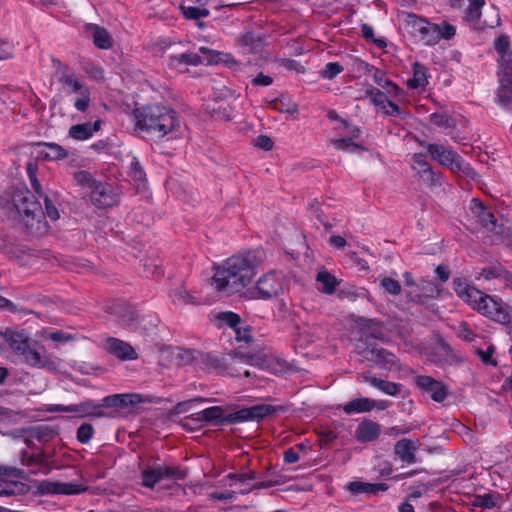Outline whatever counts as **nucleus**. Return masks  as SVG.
Here are the masks:
<instances>
[{
  "mask_svg": "<svg viewBox=\"0 0 512 512\" xmlns=\"http://www.w3.org/2000/svg\"><path fill=\"white\" fill-rule=\"evenodd\" d=\"M453 289L462 301L481 315L502 325L510 324L512 307L499 296L483 293L464 277L453 280Z\"/></svg>",
  "mask_w": 512,
  "mask_h": 512,
  "instance_id": "obj_1",
  "label": "nucleus"
},
{
  "mask_svg": "<svg viewBox=\"0 0 512 512\" xmlns=\"http://www.w3.org/2000/svg\"><path fill=\"white\" fill-rule=\"evenodd\" d=\"M135 130L162 139L179 126L177 113L168 106L155 103L136 107L132 111Z\"/></svg>",
  "mask_w": 512,
  "mask_h": 512,
  "instance_id": "obj_2",
  "label": "nucleus"
},
{
  "mask_svg": "<svg viewBox=\"0 0 512 512\" xmlns=\"http://www.w3.org/2000/svg\"><path fill=\"white\" fill-rule=\"evenodd\" d=\"M254 275V264L247 257L233 256L216 270L212 282L217 291L231 295L245 288Z\"/></svg>",
  "mask_w": 512,
  "mask_h": 512,
  "instance_id": "obj_3",
  "label": "nucleus"
},
{
  "mask_svg": "<svg viewBox=\"0 0 512 512\" xmlns=\"http://www.w3.org/2000/svg\"><path fill=\"white\" fill-rule=\"evenodd\" d=\"M191 354V359L195 366L199 369L230 377H239L242 374L245 377H250L249 370L242 371V364H253L255 355L250 353H235L228 356H219L213 353H203L194 351Z\"/></svg>",
  "mask_w": 512,
  "mask_h": 512,
  "instance_id": "obj_4",
  "label": "nucleus"
},
{
  "mask_svg": "<svg viewBox=\"0 0 512 512\" xmlns=\"http://www.w3.org/2000/svg\"><path fill=\"white\" fill-rule=\"evenodd\" d=\"M0 335L22 363L34 368L49 366L50 358L45 347L31 339L26 330L6 328Z\"/></svg>",
  "mask_w": 512,
  "mask_h": 512,
  "instance_id": "obj_5",
  "label": "nucleus"
},
{
  "mask_svg": "<svg viewBox=\"0 0 512 512\" xmlns=\"http://www.w3.org/2000/svg\"><path fill=\"white\" fill-rule=\"evenodd\" d=\"M494 50L497 54L498 87L496 102L507 105L512 97V44L508 35L501 34L494 40Z\"/></svg>",
  "mask_w": 512,
  "mask_h": 512,
  "instance_id": "obj_6",
  "label": "nucleus"
},
{
  "mask_svg": "<svg viewBox=\"0 0 512 512\" xmlns=\"http://www.w3.org/2000/svg\"><path fill=\"white\" fill-rule=\"evenodd\" d=\"M426 148L429 156L439 165L449 169L452 173H462L472 179H475L476 172L474 168L464 161L452 147L436 143H421Z\"/></svg>",
  "mask_w": 512,
  "mask_h": 512,
  "instance_id": "obj_7",
  "label": "nucleus"
},
{
  "mask_svg": "<svg viewBox=\"0 0 512 512\" xmlns=\"http://www.w3.org/2000/svg\"><path fill=\"white\" fill-rule=\"evenodd\" d=\"M53 63L57 64L60 76L59 83L68 88V93L78 94L79 97L74 102V107L79 112H85L91 103V92L89 87L80 82L74 75L67 73L68 67L62 65L59 60L53 59Z\"/></svg>",
  "mask_w": 512,
  "mask_h": 512,
  "instance_id": "obj_8",
  "label": "nucleus"
},
{
  "mask_svg": "<svg viewBox=\"0 0 512 512\" xmlns=\"http://www.w3.org/2000/svg\"><path fill=\"white\" fill-rule=\"evenodd\" d=\"M403 23L405 27L414 36H419L426 45L432 46L437 44L438 24L429 22L427 19L420 17L412 12H403Z\"/></svg>",
  "mask_w": 512,
  "mask_h": 512,
  "instance_id": "obj_9",
  "label": "nucleus"
},
{
  "mask_svg": "<svg viewBox=\"0 0 512 512\" xmlns=\"http://www.w3.org/2000/svg\"><path fill=\"white\" fill-rule=\"evenodd\" d=\"M283 292V276L280 273L269 272L256 282V286L248 289L244 295L247 299H271Z\"/></svg>",
  "mask_w": 512,
  "mask_h": 512,
  "instance_id": "obj_10",
  "label": "nucleus"
},
{
  "mask_svg": "<svg viewBox=\"0 0 512 512\" xmlns=\"http://www.w3.org/2000/svg\"><path fill=\"white\" fill-rule=\"evenodd\" d=\"M90 200L96 207L103 209L115 205L118 197L110 184L98 182L90 190Z\"/></svg>",
  "mask_w": 512,
  "mask_h": 512,
  "instance_id": "obj_11",
  "label": "nucleus"
},
{
  "mask_svg": "<svg viewBox=\"0 0 512 512\" xmlns=\"http://www.w3.org/2000/svg\"><path fill=\"white\" fill-rule=\"evenodd\" d=\"M53 455H48V451L39 449L36 452L22 450L20 453V463L23 466L35 467L39 471L48 473L51 470V460Z\"/></svg>",
  "mask_w": 512,
  "mask_h": 512,
  "instance_id": "obj_12",
  "label": "nucleus"
},
{
  "mask_svg": "<svg viewBox=\"0 0 512 512\" xmlns=\"http://www.w3.org/2000/svg\"><path fill=\"white\" fill-rule=\"evenodd\" d=\"M417 386L423 393L429 394L435 402H442L448 395L447 387L438 380L430 376H418L416 378Z\"/></svg>",
  "mask_w": 512,
  "mask_h": 512,
  "instance_id": "obj_13",
  "label": "nucleus"
},
{
  "mask_svg": "<svg viewBox=\"0 0 512 512\" xmlns=\"http://www.w3.org/2000/svg\"><path fill=\"white\" fill-rule=\"evenodd\" d=\"M42 492L54 495H78L87 491L88 487L76 482L44 481Z\"/></svg>",
  "mask_w": 512,
  "mask_h": 512,
  "instance_id": "obj_14",
  "label": "nucleus"
},
{
  "mask_svg": "<svg viewBox=\"0 0 512 512\" xmlns=\"http://www.w3.org/2000/svg\"><path fill=\"white\" fill-rule=\"evenodd\" d=\"M476 279L483 278L484 280L490 281L493 279H499L502 281L504 287L512 291V272L508 271L500 263H495L490 266L481 269Z\"/></svg>",
  "mask_w": 512,
  "mask_h": 512,
  "instance_id": "obj_15",
  "label": "nucleus"
},
{
  "mask_svg": "<svg viewBox=\"0 0 512 512\" xmlns=\"http://www.w3.org/2000/svg\"><path fill=\"white\" fill-rule=\"evenodd\" d=\"M470 210L477 218L478 222L488 231L495 232L497 226V219L494 214L487 210L484 204L477 198H472L470 201Z\"/></svg>",
  "mask_w": 512,
  "mask_h": 512,
  "instance_id": "obj_16",
  "label": "nucleus"
},
{
  "mask_svg": "<svg viewBox=\"0 0 512 512\" xmlns=\"http://www.w3.org/2000/svg\"><path fill=\"white\" fill-rule=\"evenodd\" d=\"M366 72L371 74L374 82L382 87L386 94L392 98H397L400 95V87L392 80L385 77V73L379 68L374 67L368 63H364Z\"/></svg>",
  "mask_w": 512,
  "mask_h": 512,
  "instance_id": "obj_17",
  "label": "nucleus"
},
{
  "mask_svg": "<svg viewBox=\"0 0 512 512\" xmlns=\"http://www.w3.org/2000/svg\"><path fill=\"white\" fill-rule=\"evenodd\" d=\"M37 159L45 161H59L68 157V151L54 142H38Z\"/></svg>",
  "mask_w": 512,
  "mask_h": 512,
  "instance_id": "obj_18",
  "label": "nucleus"
},
{
  "mask_svg": "<svg viewBox=\"0 0 512 512\" xmlns=\"http://www.w3.org/2000/svg\"><path fill=\"white\" fill-rule=\"evenodd\" d=\"M107 350L121 360H135L138 355L134 348L127 342L118 338L110 337L106 341Z\"/></svg>",
  "mask_w": 512,
  "mask_h": 512,
  "instance_id": "obj_19",
  "label": "nucleus"
},
{
  "mask_svg": "<svg viewBox=\"0 0 512 512\" xmlns=\"http://www.w3.org/2000/svg\"><path fill=\"white\" fill-rule=\"evenodd\" d=\"M34 196L26 193H17L13 197L14 204L19 212L24 213L26 216L35 217L36 214L41 213L42 207L38 200L33 199Z\"/></svg>",
  "mask_w": 512,
  "mask_h": 512,
  "instance_id": "obj_20",
  "label": "nucleus"
},
{
  "mask_svg": "<svg viewBox=\"0 0 512 512\" xmlns=\"http://www.w3.org/2000/svg\"><path fill=\"white\" fill-rule=\"evenodd\" d=\"M419 441L401 439L394 445L395 456L403 463L414 464L417 461L415 452Z\"/></svg>",
  "mask_w": 512,
  "mask_h": 512,
  "instance_id": "obj_21",
  "label": "nucleus"
},
{
  "mask_svg": "<svg viewBox=\"0 0 512 512\" xmlns=\"http://www.w3.org/2000/svg\"><path fill=\"white\" fill-rule=\"evenodd\" d=\"M102 120L98 119L95 122H85L73 125L69 128L68 134L71 138L78 141H84L91 138L94 133L98 132L101 128Z\"/></svg>",
  "mask_w": 512,
  "mask_h": 512,
  "instance_id": "obj_22",
  "label": "nucleus"
},
{
  "mask_svg": "<svg viewBox=\"0 0 512 512\" xmlns=\"http://www.w3.org/2000/svg\"><path fill=\"white\" fill-rule=\"evenodd\" d=\"M140 402V395L138 394H113L106 396L102 399L99 406L104 411L105 408L112 407H127L128 405L137 404Z\"/></svg>",
  "mask_w": 512,
  "mask_h": 512,
  "instance_id": "obj_23",
  "label": "nucleus"
},
{
  "mask_svg": "<svg viewBox=\"0 0 512 512\" xmlns=\"http://www.w3.org/2000/svg\"><path fill=\"white\" fill-rule=\"evenodd\" d=\"M381 433V426L371 420L362 421L355 431V437L359 442L366 443L376 440Z\"/></svg>",
  "mask_w": 512,
  "mask_h": 512,
  "instance_id": "obj_24",
  "label": "nucleus"
},
{
  "mask_svg": "<svg viewBox=\"0 0 512 512\" xmlns=\"http://www.w3.org/2000/svg\"><path fill=\"white\" fill-rule=\"evenodd\" d=\"M237 45L243 50L244 53H256L261 51L263 41L260 36L252 32H245L236 38Z\"/></svg>",
  "mask_w": 512,
  "mask_h": 512,
  "instance_id": "obj_25",
  "label": "nucleus"
},
{
  "mask_svg": "<svg viewBox=\"0 0 512 512\" xmlns=\"http://www.w3.org/2000/svg\"><path fill=\"white\" fill-rule=\"evenodd\" d=\"M73 413L78 414L79 417H94L101 418L106 417L105 411L101 410L99 403H95L93 400H85L79 404H73Z\"/></svg>",
  "mask_w": 512,
  "mask_h": 512,
  "instance_id": "obj_26",
  "label": "nucleus"
},
{
  "mask_svg": "<svg viewBox=\"0 0 512 512\" xmlns=\"http://www.w3.org/2000/svg\"><path fill=\"white\" fill-rule=\"evenodd\" d=\"M224 410L220 406H213L206 408L194 415H192V419L200 422V423H225L224 421Z\"/></svg>",
  "mask_w": 512,
  "mask_h": 512,
  "instance_id": "obj_27",
  "label": "nucleus"
},
{
  "mask_svg": "<svg viewBox=\"0 0 512 512\" xmlns=\"http://www.w3.org/2000/svg\"><path fill=\"white\" fill-rule=\"evenodd\" d=\"M202 63L200 55L194 52H186L179 55H172L168 59V66L171 68H179L181 66H197Z\"/></svg>",
  "mask_w": 512,
  "mask_h": 512,
  "instance_id": "obj_28",
  "label": "nucleus"
},
{
  "mask_svg": "<svg viewBox=\"0 0 512 512\" xmlns=\"http://www.w3.org/2000/svg\"><path fill=\"white\" fill-rule=\"evenodd\" d=\"M363 378L365 382L390 396L398 395L402 387L401 384L382 380L374 376L364 375Z\"/></svg>",
  "mask_w": 512,
  "mask_h": 512,
  "instance_id": "obj_29",
  "label": "nucleus"
},
{
  "mask_svg": "<svg viewBox=\"0 0 512 512\" xmlns=\"http://www.w3.org/2000/svg\"><path fill=\"white\" fill-rule=\"evenodd\" d=\"M376 406V402L366 397L353 399L343 406V411L347 415L353 413L369 412Z\"/></svg>",
  "mask_w": 512,
  "mask_h": 512,
  "instance_id": "obj_30",
  "label": "nucleus"
},
{
  "mask_svg": "<svg viewBox=\"0 0 512 512\" xmlns=\"http://www.w3.org/2000/svg\"><path fill=\"white\" fill-rule=\"evenodd\" d=\"M428 84V69L419 62L413 64V77L407 81V85L411 89L425 87Z\"/></svg>",
  "mask_w": 512,
  "mask_h": 512,
  "instance_id": "obj_31",
  "label": "nucleus"
},
{
  "mask_svg": "<svg viewBox=\"0 0 512 512\" xmlns=\"http://www.w3.org/2000/svg\"><path fill=\"white\" fill-rule=\"evenodd\" d=\"M316 281L321 284L319 290L328 295L333 294L338 285L336 277L325 269L317 273Z\"/></svg>",
  "mask_w": 512,
  "mask_h": 512,
  "instance_id": "obj_32",
  "label": "nucleus"
},
{
  "mask_svg": "<svg viewBox=\"0 0 512 512\" xmlns=\"http://www.w3.org/2000/svg\"><path fill=\"white\" fill-rule=\"evenodd\" d=\"M142 485L146 488L153 489L157 483L163 480L161 465L148 467L141 473Z\"/></svg>",
  "mask_w": 512,
  "mask_h": 512,
  "instance_id": "obj_33",
  "label": "nucleus"
},
{
  "mask_svg": "<svg viewBox=\"0 0 512 512\" xmlns=\"http://www.w3.org/2000/svg\"><path fill=\"white\" fill-rule=\"evenodd\" d=\"M251 410L253 420L259 421L280 411H284V407L270 404H258L251 406Z\"/></svg>",
  "mask_w": 512,
  "mask_h": 512,
  "instance_id": "obj_34",
  "label": "nucleus"
},
{
  "mask_svg": "<svg viewBox=\"0 0 512 512\" xmlns=\"http://www.w3.org/2000/svg\"><path fill=\"white\" fill-rule=\"evenodd\" d=\"M112 314L117 315L125 325H131L136 320L135 310L128 304L120 303L115 305Z\"/></svg>",
  "mask_w": 512,
  "mask_h": 512,
  "instance_id": "obj_35",
  "label": "nucleus"
},
{
  "mask_svg": "<svg viewBox=\"0 0 512 512\" xmlns=\"http://www.w3.org/2000/svg\"><path fill=\"white\" fill-rule=\"evenodd\" d=\"M91 30L93 32V42L95 46L100 49H109L112 46V40L106 29L92 25Z\"/></svg>",
  "mask_w": 512,
  "mask_h": 512,
  "instance_id": "obj_36",
  "label": "nucleus"
},
{
  "mask_svg": "<svg viewBox=\"0 0 512 512\" xmlns=\"http://www.w3.org/2000/svg\"><path fill=\"white\" fill-rule=\"evenodd\" d=\"M418 176L429 187L441 186L442 183H443V175H442V173L435 171L432 168V166H430L429 169L420 171Z\"/></svg>",
  "mask_w": 512,
  "mask_h": 512,
  "instance_id": "obj_37",
  "label": "nucleus"
},
{
  "mask_svg": "<svg viewBox=\"0 0 512 512\" xmlns=\"http://www.w3.org/2000/svg\"><path fill=\"white\" fill-rule=\"evenodd\" d=\"M365 95L368 97L372 104L379 107L380 109H384L386 103L388 102L387 94L386 92H382L378 88H375L373 86H369L365 90Z\"/></svg>",
  "mask_w": 512,
  "mask_h": 512,
  "instance_id": "obj_38",
  "label": "nucleus"
},
{
  "mask_svg": "<svg viewBox=\"0 0 512 512\" xmlns=\"http://www.w3.org/2000/svg\"><path fill=\"white\" fill-rule=\"evenodd\" d=\"M161 472L163 479L168 480H183L188 474L187 469L180 466L161 465Z\"/></svg>",
  "mask_w": 512,
  "mask_h": 512,
  "instance_id": "obj_39",
  "label": "nucleus"
},
{
  "mask_svg": "<svg viewBox=\"0 0 512 512\" xmlns=\"http://www.w3.org/2000/svg\"><path fill=\"white\" fill-rule=\"evenodd\" d=\"M469 6L465 12V18L471 23H477L481 17V9L485 4L484 0H469Z\"/></svg>",
  "mask_w": 512,
  "mask_h": 512,
  "instance_id": "obj_40",
  "label": "nucleus"
},
{
  "mask_svg": "<svg viewBox=\"0 0 512 512\" xmlns=\"http://www.w3.org/2000/svg\"><path fill=\"white\" fill-rule=\"evenodd\" d=\"M226 424H235L245 421H253L251 407L240 409L225 416Z\"/></svg>",
  "mask_w": 512,
  "mask_h": 512,
  "instance_id": "obj_41",
  "label": "nucleus"
},
{
  "mask_svg": "<svg viewBox=\"0 0 512 512\" xmlns=\"http://www.w3.org/2000/svg\"><path fill=\"white\" fill-rule=\"evenodd\" d=\"M73 179L77 185L82 188L92 189L98 181L93 177V175L85 170H80L74 173Z\"/></svg>",
  "mask_w": 512,
  "mask_h": 512,
  "instance_id": "obj_42",
  "label": "nucleus"
},
{
  "mask_svg": "<svg viewBox=\"0 0 512 512\" xmlns=\"http://www.w3.org/2000/svg\"><path fill=\"white\" fill-rule=\"evenodd\" d=\"M429 121L440 128L453 129L455 127V121L446 113H432L429 116Z\"/></svg>",
  "mask_w": 512,
  "mask_h": 512,
  "instance_id": "obj_43",
  "label": "nucleus"
},
{
  "mask_svg": "<svg viewBox=\"0 0 512 512\" xmlns=\"http://www.w3.org/2000/svg\"><path fill=\"white\" fill-rule=\"evenodd\" d=\"M180 10L186 19L198 20L200 18L208 17L210 11L206 8H199L195 6L180 5Z\"/></svg>",
  "mask_w": 512,
  "mask_h": 512,
  "instance_id": "obj_44",
  "label": "nucleus"
},
{
  "mask_svg": "<svg viewBox=\"0 0 512 512\" xmlns=\"http://www.w3.org/2000/svg\"><path fill=\"white\" fill-rule=\"evenodd\" d=\"M216 320L219 322V324L227 325L233 330H235L241 323L240 316L231 311L218 313L216 316Z\"/></svg>",
  "mask_w": 512,
  "mask_h": 512,
  "instance_id": "obj_45",
  "label": "nucleus"
},
{
  "mask_svg": "<svg viewBox=\"0 0 512 512\" xmlns=\"http://www.w3.org/2000/svg\"><path fill=\"white\" fill-rule=\"evenodd\" d=\"M173 302L176 305L195 304L194 296H192L184 287L176 288L172 293Z\"/></svg>",
  "mask_w": 512,
  "mask_h": 512,
  "instance_id": "obj_46",
  "label": "nucleus"
},
{
  "mask_svg": "<svg viewBox=\"0 0 512 512\" xmlns=\"http://www.w3.org/2000/svg\"><path fill=\"white\" fill-rule=\"evenodd\" d=\"M57 435V432L46 425H41L33 429L32 436L39 442H48Z\"/></svg>",
  "mask_w": 512,
  "mask_h": 512,
  "instance_id": "obj_47",
  "label": "nucleus"
},
{
  "mask_svg": "<svg viewBox=\"0 0 512 512\" xmlns=\"http://www.w3.org/2000/svg\"><path fill=\"white\" fill-rule=\"evenodd\" d=\"M331 142L337 150H343L348 152H354L356 150H365V148L362 145L354 143L352 141V138H340L332 140Z\"/></svg>",
  "mask_w": 512,
  "mask_h": 512,
  "instance_id": "obj_48",
  "label": "nucleus"
},
{
  "mask_svg": "<svg viewBox=\"0 0 512 512\" xmlns=\"http://www.w3.org/2000/svg\"><path fill=\"white\" fill-rule=\"evenodd\" d=\"M372 359L377 363H385V364H395V355L386 349L377 348L372 349Z\"/></svg>",
  "mask_w": 512,
  "mask_h": 512,
  "instance_id": "obj_49",
  "label": "nucleus"
},
{
  "mask_svg": "<svg viewBox=\"0 0 512 512\" xmlns=\"http://www.w3.org/2000/svg\"><path fill=\"white\" fill-rule=\"evenodd\" d=\"M347 489L353 494H374L373 483L352 481L347 484Z\"/></svg>",
  "mask_w": 512,
  "mask_h": 512,
  "instance_id": "obj_50",
  "label": "nucleus"
},
{
  "mask_svg": "<svg viewBox=\"0 0 512 512\" xmlns=\"http://www.w3.org/2000/svg\"><path fill=\"white\" fill-rule=\"evenodd\" d=\"M380 287H382L385 292L397 296L401 293V285L398 280L391 277H383L380 280Z\"/></svg>",
  "mask_w": 512,
  "mask_h": 512,
  "instance_id": "obj_51",
  "label": "nucleus"
},
{
  "mask_svg": "<svg viewBox=\"0 0 512 512\" xmlns=\"http://www.w3.org/2000/svg\"><path fill=\"white\" fill-rule=\"evenodd\" d=\"M344 71V67L338 62H329L325 65L324 69L320 72V75L324 79L332 80L337 75Z\"/></svg>",
  "mask_w": 512,
  "mask_h": 512,
  "instance_id": "obj_52",
  "label": "nucleus"
},
{
  "mask_svg": "<svg viewBox=\"0 0 512 512\" xmlns=\"http://www.w3.org/2000/svg\"><path fill=\"white\" fill-rule=\"evenodd\" d=\"M456 333L460 339L466 342H472L476 338V334L474 333L470 324L466 321H462L459 323Z\"/></svg>",
  "mask_w": 512,
  "mask_h": 512,
  "instance_id": "obj_53",
  "label": "nucleus"
},
{
  "mask_svg": "<svg viewBox=\"0 0 512 512\" xmlns=\"http://www.w3.org/2000/svg\"><path fill=\"white\" fill-rule=\"evenodd\" d=\"M93 435H94L93 426L89 423H83L78 427L76 437H77V440L81 444H87L88 442H90Z\"/></svg>",
  "mask_w": 512,
  "mask_h": 512,
  "instance_id": "obj_54",
  "label": "nucleus"
},
{
  "mask_svg": "<svg viewBox=\"0 0 512 512\" xmlns=\"http://www.w3.org/2000/svg\"><path fill=\"white\" fill-rule=\"evenodd\" d=\"M129 173L131 177L136 181L142 182L146 180V173L144 168L136 157H133L130 162Z\"/></svg>",
  "mask_w": 512,
  "mask_h": 512,
  "instance_id": "obj_55",
  "label": "nucleus"
},
{
  "mask_svg": "<svg viewBox=\"0 0 512 512\" xmlns=\"http://www.w3.org/2000/svg\"><path fill=\"white\" fill-rule=\"evenodd\" d=\"M473 505L483 509H492L496 506L495 497L489 493L477 495L474 498Z\"/></svg>",
  "mask_w": 512,
  "mask_h": 512,
  "instance_id": "obj_56",
  "label": "nucleus"
},
{
  "mask_svg": "<svg viewBox=\"0 0 512 512\" xmlns=\"http://www.w3.org/2000/svg\"><path fill=\"white\" fill-rule=\"evenodd\" d=\"M235 339L238 342H244L245 344H249L253 341V337L251 334V328L249 326L241 327L240 325L234 330Z\"/></svg>",
  "mask_w": 512,
  "mask_h": 512,
  "instance_id": "obj_57",
  "label": "nucleus"
},
{
  "mask_svg": "<svg viewBox=\"0 0 512 512\" xmlns=\"http://www.w3.org/2000/svg\"><path fill=\"white\" fill-rule=\"evenodd\" d=\"M431 165L425 159V155L422 153H415L412 156V169L417 172V175L420 171L429 169Z\"/></svg>",
  "mask_w": 512,
  "mask_h": 512,
  "instance_id": "obj_58",
  "label": "nucleus"
},
{
  "mask_svg": "<svg viewBox=\"0 0 512 512\" xmlns=\"http://www.w3.org/2000/svg\"><path fill=\"white\" fill-rule=\"evenodd\" d=\"M42 199L44 201L43 214L45 216L49 217L53 221L59 219V211L53 204L52 200L47 195H44V197Z\"/></svg>",
  "mask_w": 512,
  "mask_h": 512,
  "instance_id": "obj_59",
  "label": "nucleus"
},
{
  "mask_svg": "<svg viewBox=\"0 0 512 512\" xmlns=\"http://www.w3.org/2000/svg\"><path fill=\"white\" fill-rule=\"evenodd\" d=\"M456 29L453 25L443 22L441 25H438V34L437 43L441 39L449 40L455 36Z\"/></svg>",
  "mask_w": 512,
  "mask_h": 512,
  "instance_id": "obj_60",
  "label": "nucleus"
},
{
  "mask_svg": "<svg viewBox=\"0 0 512 512\" xmlns=\"http://www.w3.org/2000/svg\"><path fill=\"white\" fill-rule=\"evenodd\" d=\"M384 109H381L385 116L399 117L403 115L402 109L396 103L388 100Z\"/></svg>",
  "mask_w": 512,
  "mask_h": 512,
  "instance_id": "obj_61",
  "label": "nucleus"
},
{
  "mask_svg": "<svg viewBox=\"0 0 512 512\" xmlns=\"http://www.w3.org/2000/svg\"><path fill=\"white\" fill-rule=\"evenodd\" d=\"M18 482L0 481V496H11L16 493Z\"/></svg>",
  "mask_w": 512,
  "mask_h": 512,
  "instance_id": "obj_62",
  "label": "nucleus"
},
{
  "mask_svg": "<svg viewBox=\"0 0 512 512\" xmlns=\"http://www.w3.org/2000/svg\"><path fill=\"white\" fill-rule=\"evenodd\" d=\"M257 477L255 471H249L248 473H229L226 478L230 480H237L239 482H246L247 480H253Z\"/></svg>",
  "mask_w": 512,
  "mask_h": 512,
  "instance_id": "obj_63",
  "label": "nucleus"
},
{
  "mask_svg": "<svg viewBox=\"0 0 512 512\" xmlns=\"http://www.w3.org/2000/svg\"><path fill=\"white\" fill-rule=\"evenodd\" d=\"M24 474L25 472L22 469L8 466H0V475H7L15 478H23Z\"/></svg>",
  "mask_w": 512,
  "mask_h": 512,
  "instance_id": "obj_64",
  "label": "nucleus"
}]
</instances>
